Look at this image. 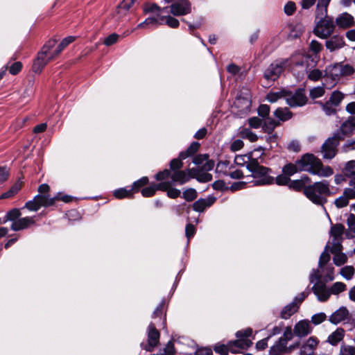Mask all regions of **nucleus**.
Returning <instances> with one entry per match:
<instances>
[{"label": "nucleus", "instance_id": "f257e3e1", "mask_svg": "<svg viewBox=\"0 0 355 355\" xmlns=\"http://www.w3.org/2000/svg\"><path fill=\"white\" fill-rule=\"evenodd\" d=\"M297 161L300 171H306L322 178L329 177L334 173L331 167L324 166L321 160L313 154L306 153Z\"/></svg>", "mask_w": 355, "mask_h": 355}, {"label": "nucleus", "instance_id": "f03ea898", "mask_svg": "<svg viewBox=\"0 0 355 355\" xmlns=\"http://www.w3.org/2000/svg\"><path fill=\"white\" fill-rule=\"evenodd\" d=\"M327 180L316 182L305 187L304 193L313 203L323 206L327 201V196L331 194Z\"/></svg>", "mask_w": 355, "mask_h": 355}, {"label": "nucleus", "instance_id": "7ed1b4c3", "mask_svg": "<svg viewBox=\"0 0 355 355\" xmlns=\"http://www.w3.org/2000/svg\"><path fill=\"white\" fill-rule=\"evenodd\" d=\"M246 168L252 173V176L254 179L252 182L254 185H266L273 183L274 178L269 175L271 170L259 165L256 159H252Z\"/></svg>", "mask_w": 355, "mask_h": 355}, {"label": "nucleus", "instance_id": "20e7f679", "mask_svg": "<svg viewBox=\"0 0 355 355\" xmlns=\"http://www.w3.org/2000/svg\"><path fill=\"white\" fill-rule=\"evenodd\" d=\"M354 68L349 64H342L336 63L328 66L325 70L326 78H330L333 80L332 85L336 84V81L340 77L351 75L354 73Z\"/></svg>", "mask_w": 355, "mask_h": 355}, {"label": "nucleus", "instance_id": "39448f33", "mask_svg": "<svg viewBox=\"0 0 355 355\" xmlns=\"http://www.w3.org/2000/svg\"><path fill=\"white\" fill-rule=\"evenodd\" d=\"M288 59H279L272 62L265 70L263 76L266 80H275L285 69L288 67Z\"/></svg>", "mask_w": 355, "mask_h": 355}, {"label": "nucleus", "instance_id": "423d86ee", "mask_svg": "<svg viewBox=\"0 0 355 355\" xmlns=\"http://www.w3.org/2000/svg\"><path fill=\"white\" fill-rule=\"evenodd\" d=\"M342 137L339 133H335L333 137L328 138L321 147V153L324 159H331L337 153V146Z\"/></svg>", "mask_w": 355, "mask_h": 355}, {"label": "nucleus", "instance_id": "0eeeda50", "mask_svg": "<svg viewBox=\"0 0 355 355\" xmlns=\"http://www.w3.org/2000/svg\"><path fill=\"white\" fill-rule=\"evenodd\" d=\"M334 30V24L332 19L325 17L318 21L314 28L313 33L316 36L326 39L333 33Z\"/></svg>", "mask_w": 355, "mask_h": 355}, {"label": "nucleus", "instance_id": "6e6552de", "mask_svg": "<svg viewBox=\"0 0 355 355\" xmlns=\"http://www.w3.org/2000/svg\"><path fill=\"white\" fill-rule=\"evenodd\" d=\"M285 100L291 107H300L306 103L307 98L304 89H297L294 93L286 90Z\"/></svg>", "mask_w": 355, "mask_h": 355}, {"label": "nucleus", "instance_id": "1a4fd4ad", "mask_svg": "<svg viewBox=\"0 0 355 355\" xmlns=\"http://www.w3.org/2000/svg\"><path fill=\"white\" fill-rule=\"evenodd\" d=\"M147 334L148 344L145 345L141 344V346L145 350L152 352L159 343L160 334L153 323L148 325Z\"/></svg>", "mask_w": 355, "mask_h": 355}, {"label": "nucleus", "instance_id": "9d476101", "mask_svg": "<svg viewBox=\"0 0 355 355\" xmlns=\"http://www.w3.org/2000/svg\"><path fill=\"white\" fill-rule=\"evenodd\" d=\"M197 175L196 168H189L185 171H174L171 174L173 182L183 184L187 182L190 179L193 178Z\"/></svg>", "mask_w": 355, "mask_h": 355}, {"label": "nucleus", "instance_id": "9b49d317", "mask_svg": "<svg viewBox=\"0 0 355 355\" xmlns=\"http://www.w3.org/2000/svg\"><path fill=\"white\" fill-rule=\"evenodd\" d=\"M309 59V57L304 55H293L288 59L289 60L288 67L293 71L297 68H300V72L302 74L308 73V62Z\"/></svg>", "mask_w": 355, "mask_h": 355}, {"label": "nucleus", "instance_id": "f8f14e48", "mask_svg": "<svg viewBox=\"0 0 355 355\" xmlns=\"http://www.w3.org/2000/svg\"><path fill=\"white\" fill-rule=\"evenodd\" d=\"M322 276L326 282L332 281L334 279V267L331 264L324 266L323 271L320 268L313 270L309 276L310 282L313 283L315 280H320Z\"/></svg>", "mask_w": 355, "mask_h": 355}, {"label": "nucleus", "instance_id": "ddd939ff", "mask_svg": "<svg viewBox=\"0 0 355 355\" xmlns=\"http://www.w3.org/2000/svg\"><path fill=\"white\" fill-rule=\"evenodd\" d=\"M191 12V6L187 0H178L170 6L168 13L175 16L185 15Z\"/></svg>", "mask_w": 355, "mask_h": 355}, {"label": "nucleus", "instance_id": "4468645a", "mask_svg": "<svg viewBox=\"0 0 355 355\" xmlns=\"http://www.w3.org/2000/svg\"><path fill=\"white\" fill-rule=\"evenodd\" d=\"M344 230V226L341 224H336L333 225L331 228L330 234L332 237L331 246H334L335 251H338L340 245H342L341 243Z\"/></svg>", "mask_w": 355, "mask_h": 355}, {"label": "nucleus", "instance_id": "2eb2a0df", "mask_svg": "<svg viewBox=\"0 0 355 355\" xmlns=\"http://www.w3.org/2000/svg\"><path fill=\"white\" fill-rule=\"evenodd\" d=\"M53 55V53L50 54L47 53L46 50L42 49L41 52L38 53L37 58L33 63V70L35 73H40L44 66L53 59L50 58Z\"/></svg>", "mask_w": 355, "mask_h": 355}, {"label": "nucleus", "instance_id": "dca6fc26", "mask_svg": "<svg viewBox=\"0 0 355 355\" xmlns=\"http://www.w3.org/2000/svg\"><path fill=\"white\" fill-rule=\"evenodd\" d=\"M316 281L317 282L313 285L312 290L319 301L325 302L331 295L329 288H327L326 285L320 280Z\"/></svg>", "mask_w": 355, "mask_h": 355}, {"label": "nucleus", "instance_id": "f3484780", "mask_svg": "<svg viewBox=\"0 0 355 355\" xmlns=\"http://www.w3.org/2000/svg\"><path fill=\"white\" fill-rule=\"evenodd\" d=\"M252 329L251 328L237 331L236 336L238 340L234 341V345L241 348H243L245 346H250L252 345V342L248 340V338L252 335Z\"/></svg>", "mask_w": 355, "mask_h": 355}, {"label": "nucleus", "instance_id": "a211bd4d", "mask_svg": "<svg viewBox=\"0 0 355 355\" xmlns=\"http://www.w3.org/2000/svg\"><path fill=\"white\" fill-rule=\"evenodd\" d=\"M295 336L304 337L312 331V327L309 320H302L295 324L293 328Z\"/></svg>", "mask_w": 355, "mask_h": 355}, {"label": "nucleus", "instance_id": "6ab92c4d", "mask_svg": "<svg viewBox=\"0 0 355 355\" xmlns=\"http://www.w3.org/2000/svg\"><path fill=\"white\" fill-rule=\"evenodd\" d=\"M355 130V115L351 116L347 118L340 125L339 130L336 133H339L340 136L342 137V139L344 137L349 135Z\"/></svg>", "mask_w": 355, "mask_h": 355}, {"label": "nucleus", "instance_id": "aec40b11", "mask_svg": "<svg viewBox=\"0 0 355 355\" xmlns=\"http://www.w3.org/2000/svg\"><path fill=\"white\" fill-rule=\"evenodd\" d=\"M319 343V340L314 336L310 337L302 344L300 348V355H313Z\"/></svg>", "mask_w": 355, "mask_h": 355}, {"label": "nucleus", "instance_id": "412c9836", "mask_svg": "<svg viewBox=\"0 0 355 355\" xmlns=\"http://www.w3.org/2000/svg\"><path fill=\"white\" fill-rule=\"evenodd\" d=\"M214 196H209L207 198H200L193 205V209L196 211L202 212L206 208L211 206L216 201Z\"/></svg>", "mask_w": 355, "mask_h": 355}, {"label": "nucleus", "instance_id": "4be33fe9", "mask_svg": "<svg viewBox=\"0 0 355 355\" xmlns=\"http://www.w3.org/2000/svg\"><path fill=\"white\" fill-rule=\"evenodd\" d=\"M35 223L33 217L19 218L17 221L12 223L10 229L13 231H20L28 228Z\"/></svg>", "mask_w": 355, "mask_h": 355}, {"label": "nucleus", "instance_id": "5701e85b", "mask_svg": "<svg viewBox=\"0 0 355 355\" xmlns=\"http://www.w3.org/2000/svg\"><path fill=\"white\" fill-rule=\"evenodd\" d=\"M336 24L340 28H346L354 24V19L348 12H343L337 17Z\"/></svg>", "mask_w": 355, "mask_h": 355}, {"label": "nucleus", "instance_id": "b1692460", "mask_svg": "<svg viewBox=\"0 0 355 355\" xmlns=\"http://www.w3.org/2000/svg\"><path fill=\"white\" fill-rule=\"evenodd\" d=\"M349 315V311L345 307H341L334 313H333L329 317V321L333 324H338L345 320Z\"/></svg>", "mask_w": 355, "mask_h": 355}, {"label": "nucleus", "instance_id": "393cba45", "mask_svg": "<svg viewBox=\"0 0 355 355\" xmlns=\"http://www.w3.org/2000/svg\"><path fill=\"white\" fill-rule=\"evenodd\" d=\"M345 44L343 37L339 35H334L330 39L327 40L325 46L330 51H334L336 49H341Z\"/></svg>", "mask_w": 355, "mask_h": 355}, {"label": "nucleus", "instance_id": "a878e982", "mask_svg": "<svg viewBox=\"0 0 355 355\" xmlns=\"http://www.w3.org/2000/svg\"><path fill=\"white\" fill-rule=\"evenodd\" d=\"M37 202L38 207H49L55 203V201L58 199V197H50L49 195L37 194L34 197Z\"/></svg>", "mask_w": 355, "mask_h": 355}, {"label": "nucleus", "instance_id": "bb28decb", "mask_svg": "<svg viewBox=\"0 0 355 355\" xmlns=\"http://www.w3.org/2000/svg\"><path fill=\"white\" fill-rule=\"evenodd\" d=\"M165 15H157L156 17H150L147 18L144 21L138 24V28H144L146 26L153 25L157 26V25L163 24L165 19Z\"/></svg>", "mask_w": 355, "mask_h": 355}, {"label": "nucleus", "instance_id": "cd10ccee", "mask_svg": "<svg viewBox=\"0 0 355 355\" xmlns=\"http://www.w3.org/2000/svg\"><path fill=\"white\" fill-rule=\"evenodd\" d=\"M343 246L340 245V250L338 251L334 250V246H331L330 250L331 252L334 254L333 258L334 263L338 266L343 265L347 261V256L344 253L341 252Z\"/></svg>", "mask_w": 355, "mask_h": 355}, {"label": "nucleus", "instance_id": "c85d7f7f", "mask_svg": "<svg viewBox=\"0 0 355 355\" xmlns=\"http://www.w3.org/2000/svg\"><path fill=\"white\" fill-rule=\"evenodd\" d=\"M286 343L284 340L279 339L270 349V355H280L287 352Z\"/></svg>", "mask_w": 355, "mask_h": 355}, {"label": "nucleus", "instance_id": "c756f323", "mask_svg": "<svg viewBox=\"0 0 355 355\" xmlns=\"http://www.w3.org/2000/svg\"><path fill=\"white\" fill-rule=\"evenodd\" d=\"M344 336L345 331L342 328H338L335 331L329 336L327 342L332 345H336L343 339Z\"/></svg>", "mask_w": 355, "mask_h": 355}, {"label": "nucleus", "instance_id": "7c9ffc66", "mask_svg": "<svg viewBox=\"0 0 355 355\" xmlns=\"http://www.w3.org/2000/svg\"><path fill=\"white\" fill-rule=\"evenodd\" d=\"M144 12H156L157 15H165L164 14H168V7L160 8L156 3H150L145 6L144 8Z\"/></svg>", "mask_w": 355, "mask_h": 355}, {"label": "nucleus", "instance_id": "2f4dec72", "mask_svg": "<svg viewBox=\"0 0 355 355\" xmlns=\"http://www.w3.org/2000/svg\"><path fill=\"white\" fill-rule=\"evenodd\" d=\"M298 305L295 302H293L288 305L285 306L281 311V318L283 319L289 318L294 314L298 309Z\"/></svg>", "mask_w": 355, "mask_h": 355}, {"label": "nucleus", "instance_id": "473e14b6", "mask_svg": "<svg viewBox=\"0 0 355 355\" xmlns=\"http://www.w3.org/2000/svg\"><path fill=\"white\" fill-rule=\"evenodd\" d=\"M274 116L278 119L279 121H285L290 119L293 114L286 107H279L274 112Z\"/></svg>", "mask_w": 355, "mask_h": 355}, {"label": "nucleus", "instance_id": "72a5a7b5", "mask_svg": "<svg viewBox=\"0 0 355 355\" xmlns=\"http://www.w3.org/2000/svg\"><path fill=\"white\" fill-rule=\"evenodd\" d=\"M75 40V37L73 36H68L64 38L55 51L53 53V55L50 58V59H53L57 55H58L64 49L66 48L69 44L72 43Z\"/></svg>", "mask_w": 355, "mask_h": 355}, {"label": "nucleus", "instance_id": "f704fd0d", "mask_svg": "<svg viewBox=\"0 0 355 355\" xmlns=\"http://www.w3.org/2000/svg\"><path fill=\"white\" fill-rule=\"evenodd\" d=\"M279 125L280 122L279 121H276L270 117H267L263 124L262 125V128L264 132L270 134L272 132L274 129Z\"/></svg>", "mask_w": 355, "mask_h": 355}, {"label": "nucleus", "instance_id": "c9c22d12", "mask_svg": "<svg viewBox=\"0 0 355 355\" xmlns=\"http://www.w3.org/2000/svg\"><path fill=\"white\" fill-rule=\"evenodd\" d=\"M200 144L198 142H193L189 146L185 151H182L180 153V157L181 159H186L189 157L193 155L199 149Z\"/></svg>", "mask_w": 355, "mask_h": 355}, {"label": "nucleus", "instance_id": "e433bc0d", "mask_svg": "<svg viewBox=\"0 0 355 355\" xmlns=\"http://www.w3.org/2000/svg\"><path fill=\"white\" fill-rule=\"evenodd\" d=\"M286 96V89H282L279 92H270L267 96L266 99L270 103H275L279 99L284 98Z\"/></svg>", "mask_w": 355, "mask_h": 355}, {"label": "nucleus", "instance_id": "4c0bfd02", "mask_svg": "<svg viewBox=\"0 0 355 355\" xmlns=\"http://www.w3.org/2000/svg\"><path fill=\"white\" fill-rule=\"evenodd\" d=\"M343 173L347 178L355 176V160L347 162L345 165Z\"/></svg>", "mask_w": 355, "mask_h": 355}, {"label": "nucleus", "instance_id": "58836bf2", "mask_svg": "<svg viewBox=\"0 0 355 355\" xmlns=\"http://www.w3.org/2000/svg\"><path fill=\"white\" fill-rule=\"evenodd\" d=\"M345 97V94L340 91H334L331 94L329 101L333 104V105L338 107Z\"/></svg>", "mask_w": 355, "mask_h": 355}, {"label": "nucleus", "instance_id": "ea45409f", "mask_svg": "<svg viewBox=\"0 0 355 355\" xmlns=\"http://www.w3.org/2000/svg\"><path fill=\"white\" fill-rule=\"evenodd\" d=\"M232 165H230V162L227 160L220 161L216 166V171L218 173H222L225 175H228V173L232 169Z\"/></svg>", "mask_w": 355, "mask_h": 355}, {"label": "nucleus", "instance_id": "a19ab883", "mask_svg": "<svg viewBox=\"0 0 355 355\" xmlns=\"http://www.w3.org/2000/svg\"><path fill=\"white\" fill-rule=\"evenodd\" d=\"M239 135L243 139H247L251 142L256 141L258 139V137L256 134L252 132V130L249 128H243L239 132Z\"/></svg>", "mask_w": 355, "mask_h": 355}, {"label": "nucleus", "instance_id": "79ce46f5", "mask_svg": "<svg viewBox=\"0 0 355 355\" xmlns=\"http://www.w3.org/2000/svg\"><path fill=\"white\" fill-rule=\"evenodd\" d=\"M134 2L135 0H123L117 7V14L125 15Z\"/></svg>", "mask_w": 355, "mask_h": 355}, {"label": "nucleus", "instance_id": "37998d69", "mask_svg": "<svg viewBox=\"0 0 355 355\" xmlns=\"http://www.w3.org/2000/svg\"><path fill=\"white\" fill-rule=\"evenodd\" d=\"M328 248H329V246L327 245L324 251L321 254L318 262L319 268L322 271L324 270V266L328 265L327 263L330 260V254L327 250Z\"/></svg>", "mask_w": 355, "mask_h": 355}, {"label": "nucleus", "instance_id": "c03bdc74", "mask_svg": "<svg viewBox=\"0 0 355 355\" xmlns=\"http://www.w3.org/2000/svg\"><path fill=\"white\" fill-rule=\"evenodd\" d=\"M354 268L352 266H346L340 270V274L346 279L350 280L354 275Z\"/></svg>", "mask_w": 355, "mask_h": 355}, {"label": "nucleus", "instance_id": "a18cd8bd", "mask_svg": "<svg viewBox=\"0 0 355 355\" xmlns=\"http://www.w3.org/2000/svg\"><path fill=\"white\" fill-rule=\"evenodd\" d=\"M282 171L283 173L288 177L298 171H300L297 166V161H296L295 164H288L285 165Z\"/></svg>", "mask_w": 355, "mask_h": 355}, {"label": "nucleus", "instance_id": "49530a36", "mask_svg": "<svg viewBox=\"0 0 355 355\" xmlns=\"http://www.w3.org/2000/svg\"><path fill=\"white\" fill-rule=\"evenodd\" d=\"M347 286L345 284L337 282L334 283L329 288L330 293L333 295H338L339 293L346 290Z\"/></svg>", "mask_w": 355, "mask_h": 355}, {"label": "nucleus", "instance_id": "de8ad7c7", "mask_svg": "<svg viewBox=\"0 0 355 355\" xmlns=\"http://www.w3.org/2000/svg\"><path fill=\"white\" fill-rule=\"evenodd\" d=\"M21 189V186L18 184H14L8 191L2 193L0 199L9 198L14 196Z\"/></svg>", "mask_w": 355, "mask_h": 355}, {"label": "nucleus", "instance_id": "09e8293b", "mask_svg": "<svg viewBox=\"0 0 355 355\" xmlns=\"http://www.w3.org/2000/svg\"><path fill=\"white\" fill-rule=\"evenodd\" d=\"M182 197L188 202L193 201L197 198V191L193 188H189L184 191Z\"/></svg>", "mask_w": 355, "mask_h": 355}, {"label": "nucleus", "instance_id": "8fccbe9b", "mask_svg": "<svg viewBox=\"0 0 355 355\" xmlns=\"http://www.w3.org/2000/svg\"><path fill=\"white\" fill-rule=\"evenodd\" d=\"M21 216V212L19 209H12L10 211H8L6 216L7 220L12 221V223H14V221H17Z\"/></svg>", "mask_w": 355, "mask_h": 355}, {"label": "nucleus", "instance_id": "3c124183", "mask_svg": "<svg viewBox=\"0 0 355 355\" xmlns=\"http://www.w3.org/2000/svg\"><path fill=\"white\" fill-rule=\"evenodd\" d=\"M114 196L119 199L130 197L132 196V189L128 190L125 188H121L114 191Z\"/></svg>", "mask_w": 355, "mask_h": 355}, {"label": "nucleus", "instance_id": "603ef678", "mask_svg": "<svg viewBox=\"0 0 355 355\" xmlns=\"http://www.w3.org/2000/svg\"><path fill=\"white\" fill-rule=\"evenodd\" d=\"M251 161L250 157L247 155H236L234 159V163L239 166H244L245 164L247 166Z\"/></svg>", "mask_w": 355, "mask_h": 355}, {"label": "nucleus", "instance_id": "864d4df0", "mask_svg": "<svg viewBox=\"0 0 355 355\" xmlns=\"http://www.w3.org/2000/svg\"><path fill=\"white\" fill-rule=\"evenodd\" d=\"M309 94L312 98H320L324 94V88L322 86L313 87Z\"/></svg>", "mask_w": 355, "mask_h": 355}, {"label": "nucleus", "instance_id": "5fc2aeb1", "mask_svg": "<svg viewBox=\"0 0 355 355\" xmlns=\"http://www.w3.org/2000/svg\"><path fill=\"white\" fill-rule=\"evenodd\" d=\"M336 106L333 105L329 101L322 104V110L324 113L328 115H333L336 113Z\"/></svg>", "mask_w": 355, "mask_h": 355}, {"label": "nucleus", "instance_id": "6e6d98bb", "mask_svg": "<svg viewBox=\"0 0 355 355\" xmlns=\"http://www.w3.org/2000/svg\"><path fill=\"white\" fill-rule=\"evenodd\" d=\"M183 159H181L180 157L178 158L173 159L170 162V171L172 173L174 171H179L183 166V163L182 162Z\"/></svg>", "mask_w": 355, "mask_h": 355}, {"label": "nucleus", "instance_id": "4d7b16f0", "mask_svg": "<svg viewBox=\"0 0 355 355\" xmlns=\"http://www.w3.org/2000/svg\"><path fill=\"white\" fill-rule=\"evenodd\" d=\"M157 190V187H156L155 184H153L149 187L144 188L141 190V194L144 197H150L155 194Z\"/></svg>", "mask_w": 355, "mask_h": 355}, {"label": "nucleus", "instance_id": "13d9d810", "mask_svg": "<svg viewBox=\"0 0 355 355\" xmlns=\"http://www.w3.org/2000/svg\"><path fill=\"white\" fill-rule=\"evenodd\" d=\"M327 7L320 5V3H318L317 8H316V16L320 19H323L325 17H328L327 16Z\"/></svg>", "mask_w": 355, "mask_h": 355}, {"label": "nucleus", "instance_id": "bf43d9fd", "mask_svg": "<svg viewBox=\"0 0 355 355\" xmlns=\"http://www.w3.org/2000/svg\"><path fill=\"white\" fill-rule=\"evenodd\" d=\"M308 78L313 81H317L322 76V72L319 69H313L310 71H308Z\"/></svg>", "mask_w": 355, "mask_h": 355}, {"label": "nucleus", "instance_id": "052dcab7", "mask_svg": "<svg viewBox=\"0 0 355 355\" xmlns=\"http://www.w3.org/2000/svg\"><path fill=\"white\" fill-rule=\"evenodd\" d=\"M289 188L293 189L295 191H300L301 189L304 190V185L303 184V180H295L293 181H290V184H288Z\"/></svg>", "mask_w": 355, "mask_h": 355}, {"label": "nucleus", "instance_id": "680f3d73", "mask_svg": "<svg viewBox=\"0 0 355 355\" xmlns=\"http://www.w3.org/2000/svg\"><path fill=\"white\" fill-rule=\"evenodd\" d=\"M165 16H166V17L164 19V23H165L169 27L173 28L178 27L180 23L177 19H175L170 15H165Z\"/></svg>", "mask_w": 355, "mask_h": 355}, {"label": "nucleus", "instance_id": "e2e57ef3", "mask_svg": "<svg viewBox=\"0 0 355 355\" xmlns=\"http://www.w3.org/2000/svg\"><path fill=\"white\" fill-rule=\"evenodd\" d=\"M339 355H355V347L350 345H342Z\"/></svg>", "mask_w": 355, "mask_h": 355}, {"label": "nucleus", "instance_id": "0e129e2a", "mask_svg": "<svg viewBox=\"0 0 355 355\" xmlns=\"http://www.w3.org/2000/svg\"><path fill=\"white\" fill-rule=\"evenodd\" d=\"M293 335L295 334L291 327H287L284 330L283 336L280 337L279 339L284 340L285 343L287 344L288 341L293 338Z\"/></svg>", "mask_w": 355, "mask_h": 355}, {"label": "nucleus", "instance_id": "69168bd1", "mask_svg": "<svg viewBox=\"0 0 355 355\" xmlns=\"http://www.w3.org/2000/svg\"><path fill=\"white\" fill-rule=\"evenodd\" d=\"M334 204L337 208H343L348 205L349 201L343 194L341 196L335 200Z\"/></svg>", "mask_w": 355, "mask_h": 355}, {"label": "nucleus", "instance_id": "338daca9", "mask_svg": "<svg viewBox=\"0 0 355 355\" xmlns=\"http://www.w3.org/2000/svg\"><path fill=\"white\" fill-rule=\"evenodd\" d=\"M326 319V315L324 313H319L317 314H315L311 318V322L315 324H320L323 321H324Z\"/></svg>", "mask_w": 355, "mask_h": 355}, {"label": "nucleus", "instance_id": "774afa93", "mask_svg": "<svg viewBox=\"0 0 355 355\" xmlns=\"http://www.w3.org/2000/svg\"><path fill=\"white\" fill-rule=\"evenodd\" d=\"M309 48L310 50L314 53H318L322 49V46L319 42L316 40H312L309 44Z\"/></svg>", "mask_w": 355, "mask_h": 355}]
</instances>
